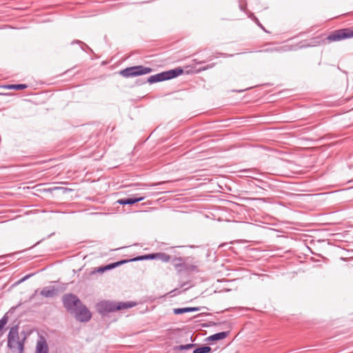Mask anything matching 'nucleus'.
<instances>
[{"instance_id":"28","label":"nucleus","mask_w":353,"mask_h":353,"mask_svg":"<svg viewBox=\"0 0 353 353\" xmlns=\"http://www.w3.org/2000/svg\"><path fill=\"white\" fill-rule=\"evenodd\" d=\"M105 268H106L105 265L101 266V267L98 268L97 272L103 273V272L107 271V269Z\"/></svg>"},{"instance_id":"23","label":"nucleus","mask_w":353,"mask_h":353,"mask_svg":"<svg viewBox=\"0 0 353 353\" xmlns=\"http://www.w3.org/2000/svg\"><path fill=\"white\" fill-rule=\"evenodd\" d=\"M54 190H62L63 193H65L68 191V188H63V187L55 186V187H53V188L45 190V191H47V192H52Z\"/></svg>"},{"instance_id":"31","label":"nucleus","mask_w":353,"mask_h":353,"mask_svg":"<svg viewBox=\"0 0 353 353\" xmlns=\"http://www.w3.org/2000/svg\"><path fill=\"white\" fill-rule=\"evenodd\" d=\"M244 172H250V170H245Z\"/></svg>"},{"instance_id":"24","label":"nucleus","mask_w":353,"mask_h":353,"mask_svg":"<svg viewBox=\"0 0 353 353\" xmlns=\"http://www.w3.org/2000/svg\"><path fill=\"white\" fill-rule=\"evenodd\" d=\"M249 17L250 19H252L260 28H261L263 30L265 31L264 27L262 26V24L260 23L259 20L258 19L257 17H256L254 14L251 13L250 15H249Z\"/></svg>"},{"instance_id":"15","label":"nucleus","mask_w":353,"mask_h":353,"mask_svg":"<svg viewBox=\"0 0 353 353\" xmlns=\"http://www.w3.org/2000/svg\"><path fill=\"white\" fill-rule=\"evenodd\" d=\"M131 261H132V259H130L129 260H121V261H117L114 263H111L106 265L105 268L107 269V270H112L121 265H123L125 263L131 262Z\"/></svg>"},{"instance_id":"26","label":"nucleus","mask_w":353,"mask_h":353,"mask_svg":"<svg viewBox=\"0 0 353 353\" xmlns=\"http://www.w3.org/2000/svg\"><path fill=\"white\" fill-rule=\"evenodd\" d=\"M185 261V259L183 257H175L173 259V262L174 263H184Z\"/></svg>"},{"instance_id":"11","label":"nucleus","mask_w":353,"mask_h":353,"mask_svg":"<svg viewBox=\"0 0 353 353\" xmlns=\"http://www.w3.org/2000/svg\"><path fill=\"white\" fill-rule=\"evenodd\" d=\"M229 334V332H221L216 333L214 334H212L208 337L206 338V341H215L219 340H222L225 338H226Z\"/></svg>"},{"instance_id":"30","label":"nucleus","mask_w":353,"mask_h":353,"mask_svg":"<svg viewBox=\"0 0 353 353\" xmlns=\"http://www.w3.org/2000/svg\"><path fill=\"white\" fill-rule=\"evenodd\" d=\"M239 8L242 10V11H245V6H243L241 3H240L239 5Z\"/></svg>"},{"instance_id":"2","label":"nucleus","mask_w":353,"mask_h":353,"mask_svg":"<svg viewBox=\"0 0 353 353\" xmlns=\"http://www.w3.org/2000/svg\"><path fill=\"white\" fill-rule=\"evenodd\" d=\"M18 326L14 325L12 327L8 335V347L14 352L17 346L18 353L23 352V341H19Z\"/></svg>"},{"instance_id":"17","label":"nucleus","mask_w":353,"mask_h":353,"mask_svg":"<svg viewBox=\"0 0 353 353\" xmlns=\"http://www.w3.org/2000/svg\"><path fill=\"white\" fill-rule=\"evenodd\" d=\"M212 351V348L210 346L203 345L193 350L192 353H210Z\"/></svg>"},{"instance_id":"29","label":"nucleus","mask_w":353,"mask_h":353,"mask_svg":"<svg viewBox=\"0 0 353 353\" xmlns=\"http://www.w3.org/2000/svg\"><path fill=\"white\" fill-rule=\"evenodd\" d=\"M74 42H75V43H81V44H82V45H83V46H85L87 48H88V46H86L85 43H83V42H81V41H73V42H72V43H74Z\"/></svg>"},{"instance_id":"14","label":"nucleus","mask_w":353,"mask_h":353,"mask_svg":"<svg viewBox=\"0 0 353 353\" xmlns=\"http://www.w3.org/2000/svg\"><path fill=\"white\" fill-rule=\"evenodd\" d=\"M199 307H181V308H175L173 310L174 314H181L186 312H196L199 311Z\"/></svg>"},{"instance_id":"25","label":"nucleus","mask_w":353,"mask_h":353,"mask_svg":"<svg viewBox=\"0 0 353 353\" xmlns=\"http://www.w3.org/2000/svg\"><path fill=\"white\" fill-rule=\"evenodd\" d=\"M143 199V197H136L134 196V212H139L138 210H135V204Z\"/></svg>"},{"instance_id":"9","label":"nucleus","mask_w":353,"mask_h":353,"mask_svg":"<svg viewBox=\"0 0 353 353\" xmlns=\"http://www.w3.org/2000/svg\"><path fill=\"white\" fill-rule=\"evenodd\" d=\"M183 70L181 68H176L174 69L163 72L165 80L175 78L183 74Z\"/></svg>"},{"instance_id":"5","label":"nucleus","mask_w":353,"mask_h":353,"mask_svg":"<svg viewBox=\"0 0 353 353\" xmlns=\"http://www.w3.org/2000/svg\"><path fill=\"white\" fill-rule=\"evenodd\" d=\"M153 259H158L163 262L167 263L170 261L171 257L170 255H168L165 253H163V252H157V253H152V254H148L134 256V262L143 261V260H153Z\"/></svg>"},{"instance_id":"13","label":"nucleus","mask_w":353,"mask_h":353,"mask_svg":"<svg viewBox=\"0 0 353 353\" xmlns=\"http://www.w3.org/2000/svg\"><path fill=\"white\" fill-rule=\"evenodd\" d=\"M163 81H165L163 72L154 75H152L147 80V81L150 83H157Z\"/></svg>"},{"instance_id":"12","label":"nucleus","mask_w":353,"mask_h":353,"mask_svg":"<svg viewBox=\"0 0 353 353\" xmlns=\"http://www.w3.org/2000/svg\"><path fill=\"white\" fill-rule=\"evenodd\" d=\"M152 72V69L142 65L134 66V77L148 74Z\"/></svg>"},{"instance_id":"22","label":"nucleus","mask_w":353,"mask_h":353,"mask_svg":"<svg viewBox=\"0 0 353 353\" xmlns=\"http://www.w3.org/2000/svg\"><path fill=\"white\" fill-rule=\"evenodd\" d=\"M195 345H196V344H194V343H190V344H186V345H181L177 346L176 347V350H188V349H190V348L193 347Z\"/></svg>"},{"instance_id":"27","label":"nucleus","mask_w":353,"mask_h":353,"mask_svg":"<svg viewBox=\"0 0 353 353\" xmlns=\"http://www.w3.org/2000/svg\"><path fill=\"white\" fill-rule=\"evenodd\" d=\"M32 275H34V274H27L26 276H24L23 278H21L19 281H18V283H21L22 282H24L25 281H26L28 279H29L30 277H31Z\"/></svg>"},{"instance_id":"3","label":"nucleus","mask_w":353,"mask_h":353,"mask_svg":"<svg viewBox=\"0 0 353 353\" xmlns=\"http://www.w3.org/2000/svg\"><path fill=\"white\" fill-rule=\"evenodd\" d=\"M62 303L65 309L70 314L75 312L82 304L79 297L72 293L64 294L62 297Z\"/></svg>"},{"instance_id":"16","label":"nucleus","mask_w":353,"mask_h":353,"mask_svg":"<svg viewBox=\"0 0 353 353\" xmlns=\"http://www.w3.org/2000/svg\"><path fill=\"white\" fill-rule=\"evenodd\" d=\"M3 88L8 90H21L28 88L26 84H8L4 85Z\"/></svg>"},{"instance_id":"20","label":"nucleus","mask_w":353,"mask_h":353,"mask_svg":"<svg viewBox=\"0 0 353 353\" xmlns=\"http://www.w3.org/2000/svg\"><path fill=\"white\" fill-rule=\"evenodd\" d=\"M8 323V317L6 316H3L0 319V336L3 334V329Z\"/></svg>"},{"instance_id":"1","label":"nucleus","mask_w":353,"mask_h":353,"mask_svg":"<svg viewBox=\"0 0 353 353\" xmlns=\"http://www.w3.org/2000/svg\"><path fill=\"white\" fill-rule=\"evenodd\" d=\"M97 312L103 316L109 313L132 307V301L118 302L113 301H101L97 304Z\"/></svg>"},{"instance_id":"6","label":"nucleus","mask_w":353,"mask_h":353,"mask_svg":"<svg viewBox=\"0 0 353 353\" xmlns=\"http://www.w3.org/2000/svg\"><path fill=\"white\" fill-rule=\"evenodd\" d=\"M72 314H74L77 321L83 323L89 321L92 317L90 311L83 303L81 307H78Z\"/></svg>"},{"instance_id":"19","label":"nucleus","mask_w":353,"mask_h":353,"mask_svg":"<svg viewBox=\"0 0 353 353\" xmlns=\"http://www.w3.org/2000/svg\"><path fill=\"white\" fill-rule=\"evenodd\" d=\"M117 203L124 205H132V197H128L125 199H120L117 201Z\"/></svg>"},{"instance_id":"7","label":"nucleus","mask_w":353,"mask_h":353,"mask_svg":"<svg viewBox=\"0 0 353 353\" xmlns=\"http://www.w3.org/2000/svg\"><path fill=\"white\" fill-rule=\"evenodd\" d=\"M174 266L178 272H197L198 268L196 265H188L184 263H174Z\"/></svg>"},{"instance_id":"8","label":"nucleus","mask_w":353,"mask_h":353,"mask_svg":"<svg viewBox=\"0 0 353 353\" xmlns=\"http://www.w3.org/2000/svg\"><path fill=\"white\" fill-rule=\"evenodd\" d=\"M35 353H48V347L44 337L41 336L37 341Z\"/></svg>"},{"instance_id":"32","label":"nucleus","mask_w":353,"mask_h":353,"mask_svg":"<svg viewBox=\"0 0 353 353\" xmlns=\"http://www.w3.org/2000/svg\"><path fill=\"white\" fill-rule=\"evenodd\" d=\"M185 283H183L182 285H181V287L183 288V286H185Z\"/></svg>"},{"instance_id":"10","label":"nucleus","mask_w":353,"mask_h":353,"mask_svg":"<svg viewBox=\"0 0 353 353\" xmlns=\"http://www.w3.org/2000/svg\"><path fill=\"white\" fill-rule=\"evenodd\" d=\"M59 290L53 286H48L43 288L40 292V294L44 297H53L57 295Z\"/></svg>"},{"instance_id":"4","label":"nucleus","mask_w":353,"mask_h":353,"mask_svg":"<svg viewBox=\"0 0 353 353\" xmlns=\"http://www.w3.org/2000/svg\"><path fill=\"white\" fill-rule=\"evenodd\" d=\"M352 37H353V30L345 28L335 30L327 37V39L329 41H336Z\"/></svg>"},{"instance_id":"21","label":"nucleus","mask_w":353,"mask_h":353,"mask_svg":"<svg viewBox=\"0 0 353 353\" xmlns=\"http://www.w3.org/2000/svg\"><path fill=\"white\" fill-rule=\"evenodd\" d=\"M288 49L286 46H281L279 48H268L265 50L266 52H285L287 51Z\"/></svg>"},{"instance_id":"18","label":"nucleus","mask_w":353,"mask_h":353,"mask_svg":"<svg viewBox=\"0 0 353 353\" xmlns=\"http://www.w3.org/2000/svg\"><path fill=\"white\" fill-rule=\"evenodd\" d=\"M119 74L125 77H132V66L126 68L119 72Z\"/></svg>"}]
</instances>
